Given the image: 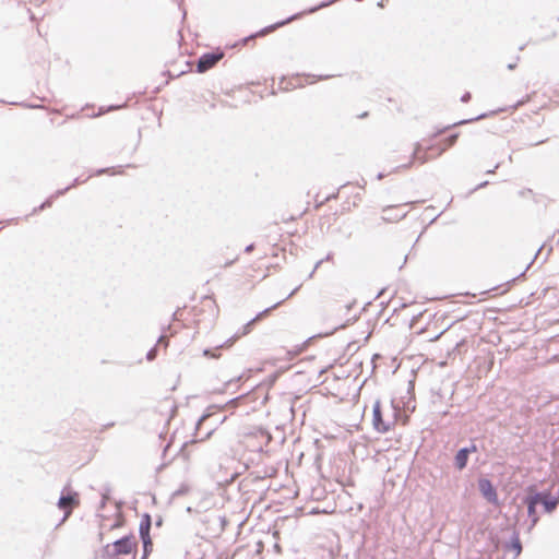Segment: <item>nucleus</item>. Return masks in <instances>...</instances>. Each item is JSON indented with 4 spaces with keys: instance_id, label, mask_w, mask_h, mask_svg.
Returning <instances> with one entry per match:
<instances>
[{
    "instance_id": "f257e3e1",
    "label": "nucleus",
    "mask_w": 559,
    "mask_h": 559,
    "mask_svg": "<svg viewBox=\"0 0 559 559\" xmlns=\"http://www.w3.org/2000/svg\"><path fill=\"white\" fill-rule=\"evenodd\" d=\"M460 132L453 127H445L432 131L423 138L407 154L396 151L393 162L397 168H411L415 165H423L429 160L440 157L444 152L455 145Z\"/></svg>"
},
{
    "instance_id": "f03ea898",
    "label": "nucleus",
    "mask_w": 559,
    "mask_h": 559,
    "mask_svg": "<svg viewBox=\"0 0 559 559\" xmlns=\"http://www.w3.org/2000/svg\"><path fill=\"white\" fill-rule=\"evenodd\" d=\"M332 198L338 201V209L335 211V214L345 215L359 206L364 198V189L358 185L347 183L341 187L335 195H326L320 199L319 194H316L313 210L318 211Z\"/></svg>"
},
{
    "instance_id": "7ed1b4c3",
    "label": "nucleus",
    "mask_w": 559,
    "mask_h": 559,
    "mask_svg": "<svg viewBox=\"0 0 559 559\" xmlns=\"http://www.w3.org/2000/svg\"><path fill=\"white\" fill-rule=\"evenodd\" d=\"M408 421L409 416L404 414L399 406L391 404L388 407H383L380 401H376L373 405L372 425L378 432H389L394 429L396 425L406 426Z\"/></svg>"
},
{
    "instance_id": "20e7f679",
    "label": "nucleus",
    "mask_w": 559,
    "mask_h": 559,
    "mask_svg": "<svg viewBox=\"0 0 559 559\" xmlns=\"http://www.w3.org/2000/svg\"><path fill=\"white\" fill-rule=\"evenodd\" d=\"M217 312L218 309L215 299L210 296H204L198 304L178 309L174 316L176 320L182 321L187 325H198L206 318L216 317Z\"/></svg>"
},
{
    "instance_id": "39448f33",
    "label": "nucleus",
    "mask_w": 559,
    "mask_h": 559,
    "mask_svg": "<svg viewBox=\"0 0 559 559\" xmlns=\"http://www.w3.org/2000/svg\"><path fill=\"white\" fill-rule=\"evenodd\" d=\"M138 540L134 536H126L105 547L108 559H135Z\"/></svg>"
},
{
    "instance_id": "423d86ee",
    "label": "nucleus",
    "mask_w": 559,
    "mask_h": 559,
    "mask_svg": "<svg viewBox=\"0 0 559 559\" xmlns=\"http://www.w3.org/2000/svg\"><path fill=\"white\" fill-rule=\"evenodd\" d=\"M411 202L386 205L381 209L379 219L382 224H396L406 217Z\"/></svg>"
},
{
    "instance_id": "0eeeda50",
    "label": "nucleus",
    "mask_w": 559,
    "mask_h": 559,
    "mask_svg": "<svg viewBox=\"0 0 559 559\" xmlns=\"http://www.w3.org/2000/svg\"><path fill=\"white\" fill-rule=\"evenodd\" d=\"M79 504L80 498L78 492L68 490L67 495H62L58 501L59 509L64 513L62 521H66Z\"/></svg>"
},
{
    "instance_id": "6e6552de",
    "label": "nucleus",
    "mask_w": 559,
    "mask_h": 559,
    "mask_svg": "<svg viewBox=\"0 0 559 559\" xmlns=\"http://www.w3.org/2000/svg\"><path fill=\"white\" fill-rule=\"evenodd\" d=\"M246 275L251 280L265 278L269 275V264L263 259H260L257 263L246 269Z\"/></svg>"
},
{
    "instance_id": "1a4fd4ad",
    "label": "nucleus",
    "mask_w": 559,
    "mask_h": 559,
    "mask_svg": "<svg viewBox=\"0 0 559 559\" xmlns=\"http://www.w3.org/2000/svg\"><path fill=\"white\" fill-rule=\"evenodd\" d=\"M224 57L223 52H211L204 53L197 64L199 72H205L213 68L222 58Z\"/></svg>"
},
{
    "instance_id": "9d476101",
    "label": "nucleus",
    "mask_w": 559,
    "mask_h": 559,
    "mask_svg": "<svg viewBox=\"0 0 559 559\" xmlns=\"http://www.w3.org/2000/svg\"><path fill=\"white\" fill-rule=\"evenodd\" d=\"M217 96L211 91H206L199 96V106L203 112L213 110L217 104Z\"/></svg>"
},
{
    "instance_id": "9b49d317",
    "label": "nucleus",
    "mask_w": 559,
    "mask_h": 559,
    "mask_svg": "<svg viewBox=\"0 0 559 559\" xmlns=\"http://www.w3.org/2000/svg\"><path fill=\"white\" fill-rule=\"evenodd\" d=\"M150 528H151V524L148 521L145 524H141V526H140V535L142 537L143 546H144V556L142 559H146L147 554L152 550V547H153V544H152V540L150 537Z\"/></svg>"
},
{
    "instance_id": "f8f14e48",
    "label": "nucleus",
    "mask_w": 559,
    "mask_h": 559,
    "mask_svg": "<svg viewBox=\"0 0 559 559\" xmlns=\"http://www.w3.org/2000/svg\"><path fill=\"white\" fill-rule=\"evenodd\" d=\"M479 490L489 502H497V492L490 480L480 479Z\"/></svg>"
},
{
    "instance_id": "ddd939ff",
    "label": "nucleus",
    "mask_w": 559,
    "mask_h": 559,
    "mask_svg": "<svg viewBox=\"0 0 559 559\" xmlns=\"http://www.w3.org/2000/svg\"><path fill=\"white\" fill-rule=\"evenodd\" d=\"M476 451V447L475 445H472L471 449L468 448H464V449H461L456 455H455V459H454V463H455V466L459 468V469H463L466 464H467V461H468V454L471 452H475Z\"/></svg>"
},
{
    "instance_id": "4468645a",
    "label": "nucleus",
    "mask_w": 559,
    "mask_h": 559,
    "mask_svg": "<svg viewBox=\"0 0 559 559\" xmlns=\"http://www.w3.org/2000/svg\"><path fill=\"white\" fill-rule=\"evenodd\" d=\"M539 501H540V493H536V495L527 498V500H526L528 515L533 519L534 523L537 522L536 506L539 503Z\"/></svg>"
},
{
    "instance_id": "2eb2a0df",
    "label": "nucleus",
    "mask_w": 559,
    "mask_h": 559,
    "mask_svg": "<svg viewBox=\"0 0 559 559\" xmlns=\"http://www.w3.org/2000/svg\"><path fill=\"white\" fill-rule=\"evenodd\" d=\"M539 503H543L546 512H551L557 507V501L549 499L547 496L540 495V501Z\"/></svg>"
},
{
    "instance_id": "dca6fc26",
    "label": "nucleus",
    "mask_w": 559,
    "mask_h": 559,
    "mask_svg": "<svg viewBox=\"0 0 559 559\" xmlns=\"http://www.w3.org/2000/svg\"><path fill=\"white\" fill-rule=\"evenodd\" d=\"M271 309H266L264 311H262L261 313H259L255 319L253 321H258L260 319H262L263 317L267 316V313L270 312Z\"/></svg>"
},
{
    "instance_id": "f3484780",
    "label": "nucleus",
    "mask_w": 559,
    "mask_h": 559,
    "mask_svg": "<svg viewBox=\"0 0 559 559\" xmlns=\"http://www.w3.org/2000/svg\"><path fill=\"white\" fill-rule=\"evenodd\" d=\"M274 28H275V26H270V27H267V28H265V29L261 31V32L259 33V35H265V34H267V33L272 32Z\"/></svg>"
},
{
    "instance_id": "a211bd4d",
    "label": "nucleus",
    "mask_w": 559,
    "mask_h": 559,
    "mask_svg": "<svg viewBox=\"0 0 559 559\" xmlns=\"http://www.w3.org/2000/svg\"><path fill=\"white\" fill-rule=\"evenodd\" d=\"M462 102L464 103H467L469 99H471V94L469 93H465L463 96H462Z\"/></svg>"
},
{
    "instance_id": "6ab92c4d",
    "label": "nucleus",
    "mask_w": 559,
    "mask_h": 559,
    "mask_svg": "<svg viewBox=\"0 0 559 559\" xmlns=\"http://www.w3.org/2000/svg\"><path fill=\"white\" fill-rule=\"evenodd\" d=\"M238 399L231 400L227 405H237Z\"/></svg>"
},
{
    "instance_id": "aec40b11",
    "label": "nucleus",
    "mask_w": 559,
    "mask_h": 559,
    "mask_svg": "<svg viewBox=\"0 0 559 559\" xmlns=\"http://www.w3.org/2000/svg\"><path fill=\"white\" fill-rule=\"evenodd\" d=\"M252 249H253V245H250V246H248V247L246 248V251H247V252H250Z\"/></svg>"
}]
</instances>
